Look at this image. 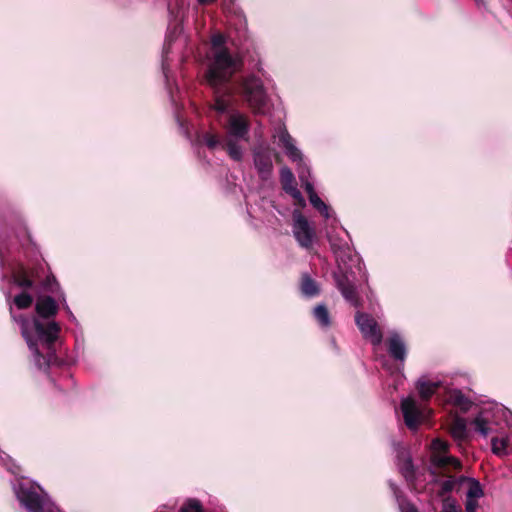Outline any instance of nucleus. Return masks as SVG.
<instances>
[{
	"label": "nucleus",
	"instance_id": "1",
	"mask_svg": "<svg viewBox=\"0 0 512 512\" xmlns=\"http://www.w3.org/2000/svg\"><path fill=\"white\" fill-rule=\"evenodd\" d=\"M226 41L222 33L211 37L209 63L203 74L205 84L212 91L210 109L225 114L231 107V98L238 95L254 115L266 114L268 95L261 78L249 74L232 82L234 75L242 70L243 60L229 50Z\"/></svg>",
	"mask_w": 512,
	"mask_h": 512
},
{
	"label": "nucleus",
	"instance_id": "2",
	"mask_svg": "<svg viewBox=\"0 0 512 512\" xmlns=\"http://www.w3.org/2000/svg\"><path fill=\"white\" fill-rule=\"evenodd\" d=\"M355 323L364 339L369 340L374 346L381 344L383 333L372 315L357 311L355 314Z\"/></svg>",
	"mask_w": 512,
	"mask_h": 512
},
{
	"label": "nucleus",
	"instance_id": "3",
	"mask_svg": "<svg viewBox=\"0 0 512 512\" xmlns=\"http://www.w3.org/2000/svg\"><path fill=\"white\" fill-rule=\"evenodd\" d=\"M293 234L301 247L310 248L312 246L315 231L307 218L297 210L293 212Z\"/></svg>",
	"mask_w": 512,
	"mask_h": 512
},
{
	"label": "nucleus",
	"instance_id": "4",
	"mask_svg": "<svg viewBox=\"0 0 512 512\" xmlns=\"http://www.w3.org/2000/svg\"><path fill=\"white\" fill-rule=\"evenodd\" d=\"M334 280L336 287L346 301L356 308L362 307V300L358 295L356 286L346 272L334 273Z\"/></svg>",
	"mask_w": 512,
	"mask_h": 512
},
{
	"label": "nucleus",
	"instance_id": "5",
	"mask_svg": "<svg viewBox=\"0 0 512 512\" xmlns=\"http://www.w3.org/2000/svg\"><path fill=\"white\" fill-rule=\"evenodd\" d=\"M17 498L28 512H44L42 497L35 488L21 485L17 492Z\"/></svg>",
	"mask_w": 512,
	"mask_h": 512
},
{
	"label": "nucleus",
	"instance_id": "6",
	"mask_svg": "<svg viewBox=\"0 0 512 512\" xmlns=\"http://www.w3.org/2000/svg\"><path fill=\"white\" fill-rule=\"evenodd\" d=\"M225 128L230 136L244 139L249 133L250 122L244 114L233 113L229 116Z\"/></svg>",
	"mask_w": 512,
	"mask_h": 512
},
{
	"label": "nucleus",
	"instance_id": "7",
	"mask_svg": "<svg viewBox=\"0 0 512 512\" xmlns=\"http://www.w3.org/2000/svg\"><path fill=\"white\" fill-rule=\"evenodd\" d=\"M34 328L38 339L43 342L47 348H50L58 338L60 327L56 322L34 321Z\"/></svg>",
	"mask_w": 512,
	"mask_h": 512
},
{
	"label": "nucleus",
	"instance_id": "8",
	"mask_svg": "<svg viewBox=\"0 0 512 512\" xmlns=\"http://www.w3.org/2000/svg\"><path fill=\"white\" fill-rule=\"evenodd\" d=\"M401 411L405 425L410 430H415L421 423V412L413 398L403 399L401 402Z\"/></svg>",
	"mask_w": 512,
	"mask_h": 512
},
{
	"label": "nucleus",
	"instance_id": "9",
	"mask_svg": "<svg viewBox=\"0 0 512 512\" xmlns=\"http://www.w3.org/2000/svg\"><path fill=\"white\" fill-rule=\"evenodd\" d=\"M389 356L395 361L404 362L407 356L406 345L397 333L392 334L386 341Z\"/></svg>",
	"mask_w": 512,
	"mask_h": 512
},
{
	"label": "nucleus",
	"instance_id": "10",
	"mask_svg": "<svg viewBox=\"0 0 512 512\" xmlns=\"http://www.w3.org/2000/svg\"><path fill=\"white\" fill-rule=\"evenodd\" d=\"M58 309L56 301L51 296L39 297L35 305L37 314L44 319L54 317Z\"/></svg>",
	"mask_w": 512,
	"mask_h": 512
},
{
	"label": "nucleus",
	"instance_id": "11",
	"mask_svg": "<svg viewBox=\"0 0 512 512\" xmlns=\"http://www.w3.org/2000/svg\"><path fill=\"white\" fill-rule=\"evenodd\" d=\"M35 270H29L21 266L12 274L13 282L20 288L32 289L35 283Z\"/></svg>",
	"mask_w": 512,
	"mask_h": 512
},
{
	"label": "nucleus",
	"instance_id": "12",
	"mask_svg": "<svg viewBox=\"0 0 512 512\" xmlns=\"http://www.w3.org/2000/svg\"><path fill=\"white\" fill-rule=\"evenodd\" d=\"M450 434L458 445L461 447L462 443L468 441L469 433L467 430V423L463 417H455L450 425Z\"/></svg>",
	"mask_w": 512,
	"mask_h": 512
},
{
	"label": "nucleus",
	"instance_id": "13",
	"mask_svg": "<svg viewBox=\"0 0 512 512\" xmlns=\"http://www.w3.org/2000/svg\"><path fill=\"white\" fill-rule=\"evenodd\" d=\"M299 287L306 297L312 298L320 294L319 284L308 273L301 274Z\"/></svg>",
	"mask_w": 512,
	"mask_h": 512
},
{
	"label": "nucleus",
	"instance_id": "14",
	"mask_svg": "<svg viewBox=\"0 0 512 512\" xmlns=\"http://www.w3.org/2000/svg\"><path fill=\"white\" fill-rule=\"evenodd\" d=\"M254 164L257 168L258 172L262 175L263 178H266L271 174L273 169V164L271 160V156L268 152H257L254 155Z\"/></svg>",
	"mask_w": 512,
	"mask_h": 512
},
{
	"label": "nucleus",
	"instance_id": "15",
	"mask_svg": "<svg viewBox=\"0 0 512 512\" xmlns=\"http://www.w3.org/2000/svg\"><path fill=\"white\" fill-rule=\"evenodd\" d=\"M431 462L434 466L442 469L452 468L453 470H460L462 468L458 458L448 455H431Z\"/></svg>",
	"mask_w": 512,
	"mask_h": 512
},
{
	"label": "nucleus",
	"instance_id": "16",
	"mask_svg": "<svg viewBox=\"0 0 512 512\" xmlns=\"http://www.w3.org/2000/svg\"><path fill=\"white\" fill-rule=\"evenodd\" d=\"M440 386V382H432L429 380L420 379L416 384V389L420 398L424 401H427L436 393Z\"/></svg>",
	"mask_w": 512,
	"mask_h": 512
},
{
	"label": "nucleus",
	"instance_id": "17",
	"mask_svg": "<svg viewBox=\"0 0 512 512\" xmlns=\"http://www.w3.org/2000/svg\"><path fill=\"white\" fill-rule=\"evenodd\" d=\"M280 142L282 143L287 156L293 161H301L302 154L300 150L294 145L292 137L286 133L280 137Z\"/></svg>",
	"mask_w": 512,
	"mask_h": 512
},
{
	"label": "nucleus",
	"instance_id": "18",
	"mask_svg": "<svg viewBox=\"0 0 512 512\" xmlns=\"http://www.w3.org/2000/svg\"><path fill=\"white\" fill-rule=\"evenodd\" d=\"M313 316L322 328H328L332 324L330 313L326 305L318 304L313 310Z\"/></svg>",
	"mask_w": 512,
	"mask_h": 512
},
{
	"label": "nucleus",
	"instance_id": "19",
	"mask_svg": "<svg viewBox=\"0 0 512 512\" xmlns=\"http://www.w3.org/2000/svg\"><path fill=\"white\" fill-rule=\"evenodd\" d=\"M280 183L285 192L297 187L295 176L290 168L283 167L280 170Z\"/></svg>",
	"mask_w": 512,
	"mask_h": 512
},
{
	"label": "nucleus",
	"instance_id": "20",
	"mask_svg": "<svg viewBox=\"0 0 512 512\" xmlns=\"http://www.w3.org/2000/svg\"><path fill=\"white\" fill-rule=\"evenodd\" d=\"M451 402L464 413L467 412L472 405V402L460 390H456L451 394Z\"/></svg>",
	"mask_w": 512,
	"mask_h": 512
},
{
	"label": "nucleus",
	"instance_id": "21",
	"mask_svg": "<svg viewBox=\"0 0 512 512\" xmlns=\"http://www.w3.org/2000/svg\"><path fill=\"white\" fill-rule=\"evenodd\" d=\"M13 302L18 309H27L32 305L33 297L26 291H23L14 297Z\"/></svg>",
	"mask_w": 512,
	"mask_h": 512
},
{
	"label": "nucleus",
	"instance_id": "22",
	"mask_svg": "<svg viewBox=\"0 0 512 512\" xmlns=\"http://www.w3.org/2000/svg\"><path fill=\"white\" fill-rule=\"evenodd\" d=\"M484 495L483 489L479 481L469 479V488L467 491V498L477 500Z\"/></svg>",
	"mask_w": 512,
	"mask_h": 512
},
{
	"label": "nucleus",
	"instance_id": "23",
	"mask_svg": "<svg viewBox=\"0 0 512 512\" xmlns=\"http://www.w3.org/2000/svg\"><path fill=\"white\" fill-rule=\"evenodd\" d=\"M309 201L312 206L321 213V215H323L325 218H329V207L322 201L317 193L310 195Z\"/></svg>",
	"mask_w": 512,
	"mask_h": 512
},
{
	"label": "nucleus",
	"instance_id": "24",
	"mask_svg": "<svg viewBox=\"0 0 512 512\" xmlns=\"http://www.w3.org/2000/svg\"><path fill=\"white\" fill-rule=\"evenodd\" d=\"M199 142L211 150L215 149L220 143L218 136L210 132H205L199 136Z\"/></svg>",
	"mask_w": 512,
	"mask_h": 512
},
{
	"label": "nucleus",
	"instance_id": "25",
	"mask_svg": "<svg viewBox=\"0 0 512 512\" xmlns=\"http://www.w3.org/2000/svg\"><path fill=\"white\" fill-rule=\"evenodd\" d=\"M42 287L45 291L50 293H57L60 289V285L53 274L47 275L42 281Z\"/></svg>",
	"mask_w": 512,
	"mask_h": 512
},
{
	"label": "nucleus",
	"instance_id": "26",
	"mask_svg": "<svg viewBox=\"0 0 512 512\" xmlns=\"http://www.w3.org/2000/svg\"><path fill=\"white\" fill-rule=\"evenodd\" d=\"M225 149H226L228 155L233 160H236V161L241 160V158H242V151H241L240 147L233 140H228L226 142Z\"/></svg>",
	"mask_w": 512,
	"mask_h": 512
},
{
	"label": "nucleus",
	"instance_id": "27",
	"mask_svg": "<svg viewBox=\"0 0 512 512\" xmlns=\"http://www.w3.org/2000/svg\"><path fill=\"white\" fill-rule=\"evenodd\" d=\"M180 512H203V506L199 500L189 499L182 505Z\"/></svg>",
	"mask_w": 512,
	"mask_h": 512
},
{
	"label": "nucleus",
	"instance_id": "28",
	"mask_svg": "<svg viewBox=\"0 0 512 512\" xmlns=\"http://www.w3.org/2000/svg\"><path fill=\"white\" fill-rule=\"evenodd\" d=\"M431 446L433 449L432 455H446V453L449 451V444L446 441L439 438L434 439L432 441Z\"/></svg>",
	"mask_w": 512,
	"mask_h": 512
},
{
	"label": "nucleus",
	"instance_id": "29",
	"mask_svg": "<svg viewBox=\"0 0 512 512\" xmlns=\"http://www.w3.org/2000/svg\"><path fill=\"white\" fill-rule=\"evenodd\" d=\"M491 445L493 453L496 455H501L502 453L505 452L507 448L508 440L505 438L499 439L497 437H494L491 440Z\"/></svg>",
	"mask_w": 512,
	"mask_h": 512
},
{
	"label": "nucleus",
	"instance_id": "30",
	"mask_svg": "<svg viewBox=\"0 0 512 512\" xmlns=\"http://www.w3.org/2000/svg\"><path fill=\"white\" fill-rule=\"evenodd\" d=\"M456 481L454 479H447L440 483V489L438 491V495L440 497L446 498L445 496L450 493L455 487Z\"/></svg>",
	"mask_w": 512,
	"mask_h": 512
},
{
	"label": "nucleus",
	"instance_id": "31",
	"mask_svg": "<svg viewBox=\"0 0 512 512\" xmlns=\"http://www.w3.org/2000/svg\"><path fill=\"white\" fill-rule=\"evenodd\" d=\"M474 425H475L476 431H478L479 433H481L484 436L488 435L489 428H488L487 420H485L484 418H481V417H477L474 420Z\"/></svg>",
	"mask_w": 512,
	"mask_h": 512
},
{
	"label": "nucleus",
	"instance_id": "32",
	"mask_svg": "<svg viewBox=\"0 0 512 512\" xmlns=\"http://www.w3.org/2000/svg\"><path fill=\"white\" fill-rule=\"evenodd\" d=\"M29 347H30V349H31V350L34 352V354H35L36 361H37V365L39 366V368H41V367H42V365H45V366H46V365H48V362L46 361L45 356H44V355H42V354L39 352V350H38L37 346H36L34 343H30V344H29Z\"/></svg>",
	"mask_w": 512,
	"mask_h": 512
},
{
	"label": "nucleus",
	"instance_id": "33",
	"mask_svg": "<svg viewBox=\"0 0 512 512\" xmlns=\"http://www.w3.org/2000/svg\"><path fill=\"white\" fill-rule=\"evenodd\" d=\"M440 512H461L459 509H457L454 501L451 500V498H445L443 499V507Z\"/></svg>",
	"mask_w": 512,
	"mask_h": 512
},
{
	"label": "nucleus",
	"instance_id": "34",
	"mask_svg": "<svg viewBox=\"0 0 512 512\" xmlns=\"http://www.w3.org/2000/svg\"><path fill=\"white\" fill-rule=\"evenodd\" d=\"M288 195H290L295 202L300 206H305V200L301 194V192L298 190V188L291 189L289 192H286Z\"/></svg>",
	"mask_w": 512,
	"mask_h": 512
},
{
	"label": "nucleus",
	"instance_id": "35",
	"mask_svg": "<svg viewBox=\"0 0 512 512\" xmlns=\"http://www.w3.org/2000/svg\"><path fill=\"white\" fill-rule=\"evenodd\" d=\"M401 512H419L418 508L411 502H402L400 504Z\"/></svg>",
	"mask_w": 512,
	"mask_h": 512
},
{
	"label": "nucleus",
	"instance_id": "36",
	"mask_svg": "<svg viewBox=\"0 0 512 512\" xmlns=\"http://www.w3.org/2000/svg\"><path fill=\"white\" fill-rule=\"evenodd\" d=\"M404 474L406 477L413 476L414 469L411 460H407L403 465Z\"/></svg>",
	"mask_w": 512,
	"mask_h": 512
},
{
	"label": "nucleus",
	"instance_id": "37",
	"mask_svg": "<svg viewBox=\"0 0 512 512\" xmlns=\"http://www.w3.org/2000/svg\"><path fill=\"white\" fill-rule=\"evenodd\" d=\"M477 506H478L477 500L467 498V501H466V511L467 512H476Z\"/></svg>",
	"mask_w": 512,
	"mask_h": 512
},
{
	"label": "nucleus",
	"instance_id": "38",
	"mask_svg": "<svg viewBox=\"0 0 512 512\" xmlns=\"http://www.w3.org/2000/svg\"><path fill=\"white\" fill-rule=\"evenodd\" d=\"M305 190L308 193V196L312 195L313 193H316L313 187V184L310 182H306L305 184Z\"/></svg>",
	"mask_w": 512,
	"mask_h": 512
},
{
	"label": "nucleus",
	"instance_id": "39",
	"mask_svg": "<svg viewBox=\"0 0 512 512\" xmlns=\"http://www.w3.org/2000/svg\"><path fill=\"white\" fill-rule=\"evenodd\" d=\"M216 0H198L201 5H207L215 2Z\"/></svg>",
	"mask_w": 512,
	"mask_h": 512
}]
</instances>
